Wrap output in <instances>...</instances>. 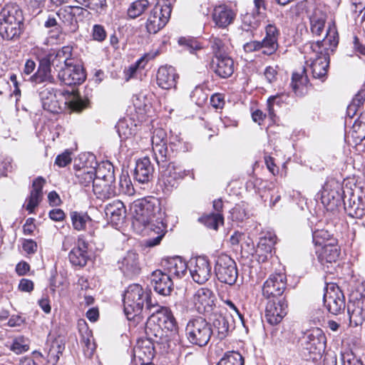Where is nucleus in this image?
Returning <instances> with one entry per match:
<instances>
[{
    "mask_svg": "<svg viewBox=\"0 0 365 365\" xmlns=\"http://www.w3.org/2000/svg\"><path fill=\"white\" fill-rule=\"evenodd\" d=\"M339 43L338 32L334 23L329 24L326 36L322 41L306 45L304 52L307 54L306 63L309 66L314 78L324 81L329 65L327 51H333Z\"/></svg>",
    "mask_w": 365,
    "mask_h": 365,
    "instance_id": "obj_1",
    "label": "nucleus"
},
{
    "mask_svg": "<svg viewBox=\"0 0 365 365\" xmlns=\"http://www.w3.org/2000/svg\"><path fill=\"white\" fill-rule=\"evenodd\" d=\"M176 328L177 323L171 311L163 309L162 312L148 317L145 327V339L155 343L160 351H166L170 347V334Z\"/></svg>",
    "mask_w": 365,
    "mask_h": 365,
    "instance_id": "obj_2",
    "label": "nucleus"
},
{
    "mask_svg": "<svg viewBox=\"0 0 365 365\" xmlns=\"http://www.w3.org/2000/svg\"><path fill=\"white\" fill-rule=\"evenodd\" d=\"M133 214V226L140 232L142 227H145L155 220L165 219V213L160 207V203L156 199L150 200H140L133 202L131 206Z\"/></svg>",
    "mask_w": 365,
    "mask_h": 365,
    "instance_id": "obj_3",
    "label": "nucleus"
},
{
    "mask_svg": "<svg viewBox=\"0 0 365 365\" xmlns=\"http://www.w3.org/2000/svg\"><path fill=\"white\" fill-rule=\"evenodd\" d=\"M24 16L16 4H6L0 11V35L4 39L19 38L23 31Z\"/></svg>",
    "mask_w": 365,
    "mask_h": 365,
    "instance_id": "obj_4",
    "label": "nucleus"
},
{
    "mask_svg": "<svg viewBox=\"0 0 365 365\" xmlns=\"http://www.w3.org/2000/svg\"><path fill=\"white\" fill-rule=\"evenodd\" d=\"M148 297V289L138 284L128 286L123 294L124 312L128 320L140 319L145 302Z\"/></svg>",
    "mask_w": 365,
    "mask_h": 365,
    "instance_id": "obj_5",
    "label": "nucleus"
},
{
    "mask_svg": "<svg viewBox=\"0 0 365 365\" xmlns=\"http://www.w3.org/2000/svg\"><path fill=\"white\" fill-rule=\"evenodd\" d=\"M212 334L211 324L201 317L190 319L186 325L185 335L187 340L194 345L206 346Z\"/></svg>",
    "mask_w": 365,
    "mask_h": 365,
    "instance_id": "obj_6",
    "label": "nucleus"
},
{
    "mask_svg": "<svg viewBox=\"0 0 365 365\" xmlns=\"http://www.w3.org/2000/svg\"><path fill=\"white\" fill-rule=\"evenodd\" d=\"M172 12L171 3L168 0H160L151 10L146 21L149 34H155L169 21Z\"/></svg>",
    "mask_w": 365,
    "mask_h": 365,
    "instance_id": "obj_7",
    "label": "nucleus"
},
{
    "mask_svg": "<svg viewBox=\"0 0 365 365\" xmlns=\"http://www.w3.org/2000/svg\"><path fill=\"white\" fill-rule=\"evenodd\" d=\"M345 191L341 185L336 180H327L321 191L322 203L327 210L334 211L344 203Z\"/></svg>",
    "mask_w": 365,
    "mask_h": 365,
    "instance_id": "obj_8",
    "label": "nucleus"
},
{
    "mask_svg": "<svg viewBox=\"0 0 365 365\" xmlns=\"http://www.w3.org/2000/svg\"><path fill=\"white\" fill-rule=\"evenodd\" d=\"M215 295L211 289L201 287L195 292L187 303L191 309L199 314H209L215 306Z\"/></svg>",
    "mask_w": 365,
    "mask_h": 365,
    "instance_id": "obj_9",
    "label": "nucleus"
},
{
    "mask_svg": "<svg viewBox=\"0 0 365 365\" xmlns=\"http://www.w3.org/2000/svg\"><path fill=\"white\" fill-rule=\"evenodd\" d=\"M215 271L219 281L230 285L234 284L238 277L235 262L225 254L217 257Z\"/></svg>",
    "mask_w": 365,
    "mask_h": 365,
    "instance_id": "obj_10",
    "label": "nucleus"
},
{
    "mask_svg": "<svg viewBox=\"0 0 365 365\" xmlns=\"http://www.w3.org/2000/svg\"><path fill=\"white\" fill-rule=\"evenodd\" d=\"M323 300L324 306L332 314H339L345 309V297L339 287L335 284H327Z\"/></svg>",
    "mask_w": 365,
    "mask_h": 365,
    "instance_id": "obj_11",
    "label": "nucleus"
},
{
    "mask_svg": "<svg viewBox=\"0 0 365 365\" xmlns=\"http://www.w3.org/2000/svg\"><path fill=\"white\" fill-rule=\"evenodd\" d=\"M168 161L158 165L160 170L159 180L169 191L177 185L178 180L184 178L188 172L174 163L168 164Z\"/></svg>",
    "mask_w": 365,
    "mask_h": 365,
    "instance_id": "obj_12",
    "label": "nucleus"
},
{
    "mask_svg": "<svg viewBox=\"0 0 365 365\" xmlns=\"http://www.w3.org/2000/svg\"><path fill=\"white\" fill-rule=\"evenodd\" d=\"M188 268L193 281L197 284L205 283L211 277L212 267L205 257L192 258L189 262Z\"/></svg>",
    "mask_w": 365,
    "mask_h": 365,
    "instance_id": "obj_13",
    "label": "nucleus"
},
{
    "mask_svg": "<svg viewBox=\"0 0 365 365\" xmlns=\"http://www.w3.org/2000/svg\"><path fill=\"white\" fill-rule=\"evenodd\" d=\"M287 288V277L284 273L269 275L262 286V295L267 299L281 297Z\"/></svg>",
    "mask_w": 365,
    "mask_h": 365,
    "instance_id": "obj_14",
    "label": "nucleus"
},
{
    "mask_svg": "<svg viewBox=\"0 0 365 365\" xmlns=\"http://www.w3.org/2000/svg\"><path fill=\"white\" fill-rule=\"evenodd\" d=\"M153 152L157 164L169 160L171 152L167 146V134L163 128H156L151 138Z\"/></svg>",
    "mask_w": 365,
    "mask_h": 365,
    "instance_id": "obj_15",
    "label": "nucleus"
},
{
    "mask_svg": "<svg viewBox=\"0 0 365 365\" xmlns=\"http://www.w3.org/2000/svg\"><path fill=\"white\" fill-rule=\"evenodd\" d=\"M63 94L51 86H44L39 88L38 96L42 108L50 113H58L63 110L58 94Z\"/></svg>",
    "mask_w": 365,
    "mask_h": 365,
    "instance_id": "obj_16",
    "label": "nucleus"
},
{
    "mask_svg": "<svg viewBox=\"0 0 365 365\" xmlns=\"http://www.w3.org/2000/svg\"><path fill=\"white\" fill-rule=\"evenodd\" d=\"M58 78L63 83L73 86L81 84L86 76L83 66L72 61L58 71Z\"/></svg>",
    "mask_w": 365,
    "mask_h": 365,
    "instance_id": "obj_17",
    "label": "nucleus"
},
{
    "mask_svg": "<svg viewBox=\"0 0 365 365\" xmlns=\"http://www.w3.org/2000/svg\"><path fill=\"white\" fill-rule=\"evenodd\" d=\"M164 220L165 219H156L152 222H149L145 227H142L139 232H145L148 236L145 242V245L147 247L156 246L161 242L167 232V225L164 222Z\"/></svg>",
    "mask_w": 365,
    "mask_h": 365,
    "instance_id": "obj_18",
    "label": "nucleus"
},
{
    "mask_svg": "<svg viewBox=\"0 0 365 365\" xmlns=\"http://www.w3.org/2000/svg\"><path fill=\"white\" fill-rule=\"evenodd\" d=\"M343 204L344 210L349 216L353 218H361L365 215V206L358 190L355 191L348 190Z\"/></svg>",
    "mask_w": 365,
    "mask_h": 365,
    "instance_id": "obj_19",
    "label": "nucleus"
},
{
    "mask_svg": "<svg viewBox=\"0 0 365 365\" xmlns=\"http://www.w3.org/2000/svg\"><path fill=\"white\" fill-rule=\"evenodd\" d=\"M158 346L147 339L138 340L133 349L134 359H138L142 365L149 364L154 357L155 352Z\"/></svg>",
    "mask_w": 365,
    "mask_h": 365,
    "instance_id": "obj_20",
    "label": "nucleus"
},
{
    "mask_svg": "<svg viewBox=\"0 0 365 365\" xmlns=\"http://www.w3.org/2000/svg\"><path fill=\"white\" fill-rule=\"evenodd\" d=\"M306 349L310 352L322 354L326 349L327 338L319 328H314L305 334Z\"/></svg>",
    "mask_w": 365,
    "mask_h": 365,
    "instance_id": "obj_21",
    "label": "nucleus"
},
{
    "mask_svg": "<svg viewBox=\"0 0 365 365\" xmlns=\"http://www.w3.org/2000/svg\"><path fill=\"white\" fill-rule=\"evenodd\" d=\"M287 304L284 299H272L268 302L265 309V318L271 325L279 324L287 314Z\"/></svg>",
    "mask_w": 365,
    "mask_h": 365,
    "instance_id": "obj_22",
    "label": "nucleus"
},
{
    "mask_svg": "<svg viewBox=\"0 0 365 365\" xmlns=\"http://www.w3.org/2000/svg\"><path fill=\"white\" fill-rule=\"evenodd\" d=\"M232 318V314L229 313L227 309L221 310L220 314L216 315L213 320L212 335L219 340L225 339L229 334L231 327L230 322Z\"/></svg>",
    "mask_w": 365,
    "mask_h": 365,
    "instance_id": "obj_23",
    "label": "nucleus"
},
{
    "mask_svg": "<svg viewBox=\"0 0 365 365\" xmlns=\"http://www.w3.org/2000/svg\"><path fill=\"white\" fill-rule=\"evenodd\" d=\"M347 312L351 327L361 326L365 320V297L350 300L347 304Z\"/></svg>",
    "mask_w": 365,
    "mask_h": 365,
    "instance_id": "obj_24",
    "label": "nucleus"
},
{
    "mask_svg": "<svg viewBox=\"0 0 365 365\" xmlns=\"http://www.w3.org/2000/svg\"><path fill=\"white\" fill-rule=\"evenodd\" d=\"M151 284L156 292L163 296L170 295L173 287V279L169 274L161 269L152 273Z\"/></svg>",
    "mask_w": 365,
    "mask_h": 365,
    "instance_id": "obj_25",
    "label": "nucleus"
},
{
    "mask_svg": "<svg viewBox=\"0 0 365 365\" xmlns=\"http://www.w3.org/2000/svg\"><path fill=\"white\" fill-rule=\"evenodd\" d=\"M178 74L171 66H160L156 74V81L159 87L168 90L175 87Z\"/></svg>",
    "mask_w": 365,
    "mask_h": 365,
    "instance_id": "obj_26",
    "label": "nucleus"
},
{
    "mask_svg": "<svg viewBox=\"0 0 365 365\" xmlns=\"http://www.w3.org/2000/svg\"><path fill=\"white\" fill-rule=\"evenodd\" d=\"M70 262L73 266L84 267L89 259L88 255V244L82 237H79L76 245L68 255Z\"/></svg>",
    "mask_w": 365,
    "mask_h": 365,
    "instance_id": "obj_27",
    "label": "nucleus"
},
{
    "mask_svg": "<svg viewBox=\"0 0 365 365\" xmlns=\"http://www.w3.org/2000/svg\"><path fill=\"white\" fill-rule=\"evenodd\" d=\"M279 31L274 24H268L265 27V36L260 41L264 46L262 53L270 56L275 53L278 48V38Z\"/></svg>",
    "mask_w": 365,
    "mask_h": 365,
    "instance_id": "obj_28",
    "label": "nucleus"
},
{
    "mask_svg": "<svg viewBox=\"0 0 365 365\" xmlns=\"http://www.w3.org/2000/svg\"><path fill=\"white\" fill-rule=\"evenodd\" d=\"M105 213L110 222L118 226L123 222L126 211L121 201L114 200L106 206Z\"/></svg>",
    "mask_w": 365,
    "mask_h": 365,
    "instance_id": "obj_29",
    "label": "nucleus"
},
{
    "mask_svg": "<svg viewBox=\"0 0 365 365\" xmlns=\"http://www.w3.org/2000/svg\"><path fill=\"white\" fill-rule=\"evenodd\" d=\"M154 168L152 165L150 158L145 157L137 160L134 169V178L140 183H146L153 177Z\"/></svg>",
    "mask_w": 365,
    "mask_h": 365,
    "instance_id": "obj_30",
    "label": "nucleus"
},
{
    "mask_svg": "<svg viewBox=\"0 0 365 365\" xmlns=\"http://www.w3.org/2000/svg\"><path fill=\"white\" fill-rule=\"evenodd\" d=\"M235 17V13L225 4H221L213 10L212 20L220 28H226L231 24Z\"/></svg>",
    "mask_w": 365,
    "mask_h": 365,
    "instance_id": "obj_31",
    "label": "nucleus"
},
{
    "mask_svg": "<svg viewBox=\"0 0 365 365\" xmlns=\"http://www.w3.org/2000/svg\"><path fill=\"white\" fill-rule=\"evenodd\" d=\"M45 180L41 177H38L34 180L30 195L25 202L26 210L29 213H33L35 207L40 203L43 196L42 189Z\"/></svg>",
    "mask_w": 365,
    "mask_h": 365,
    "instance_id": "obj_32",
    "label": "nucleus"
},
{
    "mask_svg": "<svg viewBox=\"0 0 365 365\" xmlns=\"http://www.w3.org/2000/svg\"><path fill=\"white\" fill-rule=\"evenodd\" d=\"M212 68L218 76L226 78L234 72V61L227 55L214 58L212 61Z\"/></svg>",
    "mask_w": 365,
    "mask_h": 365,
    "instance_id": "obj_33",
    "label": "nucleus"
},
{
    "mask_svg": "<svg viewBox=\"0 0 365 365\" xmlns=\"http://www.w3.org/2000/svg\"><path fill=\"white\" fill-rule=\"evenodd\" d=\"M29 81L35 84L45 82L53 83L55 78L51 74L50 61L47 59L41 61L37 71L29 77Z\"/></svg>",
    "mask_w": 365,
    "mask_h": 365,
    "instance_id": "obj_34",
    "label": "nucleus"
},
{
    "mask_svg": "<svg viewBox=\"0 0 365 365\" xmlns=\"http://www.w3.org/2000/svg\"><path fill=\"white\" fill-rule=\"evenodd\" d=\"M163 270L169 274L170 277L180 278L186 272L187 265L180 257L165 259L163 262Z\"/></svg>",
    "mask_w": 365,
    "mask_h": 365,
    "instance_id": "obj_35",
    "label": "nucleus"
},
{
    "mask_svg": "<svg viewBox=\"0 0 365 365\" xmlns=\"http://www.w3.org/2000/svg\"><path fill=\"white\" fill-rule=\"evenodd\" d=\"M120 270L126 275L137 274L140 270L138 255L134 252H128L125 257L118 262Z\"/></svg>",
    "mask_w": 365,
    "mask_h": 365,
    "instance_id": "obj_36",
    "label": "nucleus"
},
{
    "mask_svg": "<svg viewBox=\"0 0 365 365\" xmlns=\"http://www.w3.org/2000/svg\"><path fill=\"white\" fill-rule=\"evenodd\" d=\"M113 183L103 180L96 179L93 191L99 199L106 200L116 195L115 187Z\"/></svg>",
    "mask_w": 365,
    "mask_h": 365,
    "instance_id": "obj_37",
    "label": "nucleus"
},
{
    "mask_svg": "<svg viewBox=\"0 0 365 365\" xmlns=\"http://www.w3.org/2000/svg\"><path fill=\"white\" fill-rule=\"evenodd\" d=\"M327 14L321 10H314L309 17L310 30L314 36H320L325 27Z\"/></svg>",
    "mask_w": 365,
    "mask_h": 365,
    "instance_id": "obj_38",
    "label": "nucleus"
},
{
    "mask_svg": "<svg viewBox=\"0 0 365 365\" xmlns=\"http://www.w3.org/2000/svg\"><path fill=\"white\" fill-rule=\"evenodd\" d=\"M72 48L70 46H63L56 52L53 57H51L50 63L53 67H59L60 69L63 66H66L68 63L75 61L71 58Z\"/></svg>",
    "mask_w": 365,
    "mask_h": 365,
    "instance_id": "obj_39",
    "label": "nucleus"
},
{
    "mask_svg": "<svg viewBox=\"0 0 365 365\" xmlns=\"http://www.w3.org/2000/svg\"><path fill=\"white\" fill-rule=\"evenodd\" d=\"M276 242V237L268 233L264 237L259 238L256 248V253L264 260L269 255Z\"/></svg>",
    "mask_w": 365,
    "mask_h": 365,
    "instance_id": "obj_40",
    "label": "nucleus"
},
{
    "mask_svg": "<svg viewBox=\"0 0 365 365\" xmlns=\"http://www.w3.org/2000/svg\"><path fill=\"white\" fill-rule=\"evenodd\" d=\"M319 259L322 263L336 262L339 257L340 251L331 242L324 244L321 249L317 251Z\"/></svg>",
    "mask_w": 365,
    "mask_h": 365,
    "instance_id": "obj_41",
    "label": "nucleus"
},
{
    "mask_svg": "<svg viewBox=\"0 0 365 365\" xmlns=\"http://www.w3.org/2000/svg\"><path fill=\"white\" fill-rule=\"evenodd\" d=\"M308 83L309 79L306 73L305 68H303L299 72L293 73L291 86L296 95H303Z\"/></svg>",
    "mask_w": 365,
    "mask_h": 365,
    "instance_id": "obj_42",
    "label": "nucleus"
},
{
    "mask_svg": "<svg viewBox=\"0 0 365 365\" xmlns=\"http://www.w3.org/2000/svg\"><path fill=\"white\" fill-rule=\"evenodd\" d=\"M158 52L157 51H150L145 53L142 57H140L134 64H132L129 68L125 71V76L126 80L128 81L130 78H133L137 70L143 69L146 64L150 61L154 59Z\"/></svg>",
    "mask_w": 365,
    "mask_h": 365,
    "instance_id": "obj_43",
    "label": "nucleus"
},
{
    "mask_svg": "<svg viewBox=\"0 0 365 365\" xmlns=\"http://www.w3.org/2000/svg\"><path fill=\"white\" fill-rule=\"evenodd\" d=\"M71 10V6H64L61 8L56 14L63 25L68 27L69 31H75L78 28L77 19H74Z\"/></svg>",
    "mask_w": 365,
    "mask_h": 365,
    "instance_id": "obj_44",
    "label": "nucleus"
},
{
    "mask_svg": "<svg viewBox=\"0 0 365 365\" xmlns=\"http://www.w3.org/2000/svg\"><path fill=\"white\" fill-rule=\"evenodd\" d=\"M96 179L106 180L108 182H115L113 166L106 162L99 165L94 171Z\"/></svg>",
    "mask_w": 365,
    "mask_h": 365,
    "instance_id": "obj_45",
    "label": "nucleus"
},
{
    "mask_svg": "<svg viewBox=\"0 0 365 365\" xmlns=\"http://www.w3.org/2000/svg\"><path fill=\"white\" fill-rule=\"evenodd\" d=\"M73 227L77 231L85 230L88 224L92 222L86 212L73 211L70 214Z\"/></svg>",
    "mask_w": 365,
    "mask_h": 365,
    "instance_id": "obj_46",
    "label": "nucleus"
},
{
    "mask_svg": "<svg viewBox=\"0 0 365 365\" xmlns=\"http://www.w3.org/2000/svg\"><path fill=\"white\" fill-rule=\"evenodd\" d=\"M134 127L133 122L130 119H121L115 126L121 140H127L130 138L135 133V129Z\"/></svg>",
    "mask_w": 365,
    "mask_h": 365,
    "instance_id": "obj_47",
    "label": "nucleus"
},
{
    "mask_svg": "<svg viewBox=\"0 0 365 365\" xmlns=\"http://www.w3.org/2000/svg\"><path fill=\"white\" fill-rule=\"evenodd\" d=\"M149 6L148 0H136L128 9V15L131 19H135L143 14Z\"/></svg>",
    "mask_w": 365,
    "mask_h": 365,
    "instance_id": "obj_48",
    "label": "nucleus"
},
{
    "mask_svg": "<svg viewBox=\"0 0 365 365\" xmlns=\"http://www.w3.org/2000/svg\"><path fill=\"white\" fill-rule=\"evenodd\" d=\"M244 358L238 351H227L217 365H244Z\"/></svg>",
    "mask_w": 365,
    "mask_h": 365,
    "instance_id": "obj_49",
    "label": "nucleus"
},
{
    "mask_svg": "<svg viewBox=\"0 0 365 365\" xmlns=\"http://www.w3.org/2000/svg\"><path fill=\"white\" fill-rule=\"evenodd\" d=\"M207 227L217 230L220 225H223L224 218L220 213L210 214L200 218Z\"/></svg>",
    "mask_w": 365,
    "mask_h": 365,
    "instance_id": "obj_50",
    "label": "nucleus"
},
{
    "mask_svg": "<svg viewBox=\"0 0 365 365\" xmlns=\"http://www.w3.org/2000/svg\"><path fill=\"white\" fill-rule=\"evenodd\" d=\"M63 350L64 344L57 340L52 341L48 352V361L53 364H56Z\"/></svg>",
    "mask_w": 365,
    "mask_h": 365,
    "instance_id": "obj_51",
    "label": "nucleus"
},
{
    "mask_svg": "<svg viewBox=\"0 0 365 365\" xmlns=\"http://www.w3.org/2000/svg\"><path fill=\"white\" fill-rule=\"evenodd\" d=\"M210 44L215 58L227 55V46L222 39L212 36L210 38Z\"/></svg>",
    "mask_w": 365,
    "mask_h": 365,
    "instance_id": "obj_52",
    "label": "nucleus"
},
{
    "mask_svg": "<svg viewBox=\"0 0 365 365\" xmlns=\"http://www.w3.org/2000/svg\"><path fill=\"white\" fill-rule=\"evenodd\" d=\"M78 182L84 187H88L92 184L93 187L94 181H96L94 171L93 170H81L76 174Z\"/></svg>",
    "mask_w": 365,
    "mask_h": 365,
    "instance_id": "obj_53",
    "label": "nucleus"
},
{
    "mask_svg": "<svg viewBox=\"0 0 365 365\" xmlns=\"http://www.w3.org/2000/svg\"><path fill=\"white\" fill-rule=\"evenodd\" d=\"M340 361L342 365H364L361 360L349 349L341 352Z\"/></svg>",
    "mask_w": 365,
    "mask_h": 365,
    "instance_id": "obj_54",
    "label": "nucleus"
},
{
    "mask_svg": "<svg viewBox=\"0 0 365 365\" xmlns=\"http://www.w3.org/2000/svg\"><path fill=\"white\" fill-rule=\"evenodd\" d=\"M29 349V340L24 336H19L14 339L10 346V349L16 354H20L27 351Z\"/></svg>",
    "mask_w": 365,
    "mask_h": 365,
    "instance_id": "obj_55",
    "label": "nucleus"
},
{
    "mask_svg": "<svg viewBox=\"0 0 365 365\" xmlns=\"http://www.w3.org/2000/svg\"><path fill=\"white\" fill-rule=\"evenodd\" d=\"M81 343L83 346V351L86 356H91L96 349V344L93 341V336L90 331L86 330L84 335L82 336Z\"/></svg>",
    "mask_w": 365,
    "mask_h": 365,
    "instance_id": "obj_56",
    "label": "nucleus"
},
{
    "mask_svg": "<svg viewBox=\"0 0 365 365\" xmlns=\"http://www.w3.org/2000/svg\"><path fill=\"white\" fill-rule=\"evenodd\" d=\"M313 241L315 245L323 246L327 242L331 240L332 235L326 230H317L313 232Z\"/></svg>",
    "mask_w": 365,
    "mask_h": 365,
    "instance_id": "obj_57",
    "label": "nucleus"
},
{
    "mask_svg": "<svg viewBox=\"0 0 365 365\" xmlns=\"http://www.w3.org/2000/svg\"><path fill=\"white\" fill-rule=\"evenodd\" d=\"M151 294V291L148 289V297L145 302V310H148L150 315L162 312L163 309H169L168 307L159 305L156 300L152 299Z\"/></svg>",
    "mask_w": 365,
    "mask_h": 365,
    "instance_id": "obj_58",
    "label": "nucleus"
},
{
    "mask_svg": "<svg viewBox=\"0 0 365 365\" xmlns=\"http://www.w3.org/2000/svg\"><path fill=\"white\" fill-rule=\"evenodd\" d=\"M121 192L125 195H131L134 193V189L131 180L128 175H122L119 182Z\"/></svg>",
    "mask_w": 365,
    "mask_h": 365,
    "instance_id": "obj_59",
    "label": "nucleus"
},
{
    "mask_svg": "<svg viewBox=\"0 0 365 365\" xmlns=\"http://www.w3.org/2000/svg\"><path fill=\"white\" fill-rule=\"evenodd\" d=\"M83 4L99 14L106 7V0H83Z\"/></svg>",
    "mask_w": 365,
    "mask_h": 365,
    "instance_id": "obj_60",
    "label": "nucleus"
},
{
    "mask_svg": "<svg viewBox=\"0 0 365 365\" xmlns=\"http://www.w3.org/2000/svg\"><path fill=\"white\" fill-rule=\"evenodd\" d=\"M262 18V15L255 16L254 14H247L244 17L243 22L249 26L247 29H256L259 26Z\"/></svg>",
    "mask_w": 365,
    "mask_h": 365,
    "instance_id": "obj_61",
    "label": "nucleus"
},
{
    "mask_svg": "<svg viewBox=\"0 0 365 365\" xmlns=\"http://www.w3.org/2000/svg\"><path fill=\"white\" fill-rule=\"evenodd\" d=\"M179 43L185 45L190 53L202 48L201 44L195 39L182 38L179 40Z\"/></svg>",
    "mask_w": 365,
    "mask_h": 365,
    "instance_id": "obj_62",
    "label": "nucleus"
},
{
    "mask_svg": "<svg viewBox=\"0 0 365 365\" xmlns=\"http://www.w3.org/2000/svg\"><path fill=\"white\" fill-rule=\"evenodd\" d=\"M92 36L95 41L98 42L103 41L107 36L104 27L100 24H95L92 29Z\"/></svg>",
    "mask_w": 365,
    "mask_h": 365,
    "instance_id": "obj_63",
    "label": "nucleus"
},
{
    "mask_svg": "<svg viewBox=\"0 0 365 365\" xmlns=\"http://www.w3.org/2000/svg\"><path fill=\"white\" fill-rule=\"evenodd\" d=\"M71 152L66 150L62 154L58 155L55 160V164L60 168H63L71 163Z\"/></svg>",
    "mask_w": 365,
    "mask_h": 365,
    "instance_id": "obj_64",
    "label": "nucleus"
}]
</instances>
